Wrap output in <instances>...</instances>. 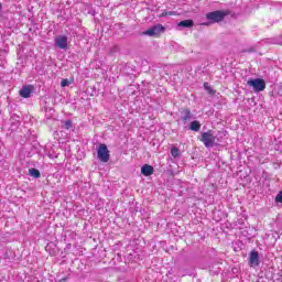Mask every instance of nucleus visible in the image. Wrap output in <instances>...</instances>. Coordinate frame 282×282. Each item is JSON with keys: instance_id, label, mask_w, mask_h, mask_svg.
Listing matches in <instances>:
<instances>
[{"instance_id": "obj_18", "label": "nucleus", "mask_w": 282, "mask_h": 282, "mask_svg": "<svg viewBox=\"0 0 282 282\" xmlns=\"http://www.w3.org/2000/svg\"><path fill=\"white\" fill-rule=\"evenodd\" d=\"M175 14L173 11L163 12L162 17H173Z\"/></svg>"}, {"instance_id": "obj_3", "label": "nucleus", "mask_w": 282, "mask_h": 282, "mask_svg": "<svg viewBox=\"0 0 282 282\" xmlns=\"http://www.w3.org/2000/svg\"><path fill=\"white\" fill-rule=\"evenodd\" d=\"M249 87H252L253 91L259 94V91H263L265 89V80L262 78L249 79L247 82Z\"/></svg>"}, {"instance_id": "obj_17", "label": "nucleus", "mask_w": 282, "mask_h": 282, "mask_svg": "<svg viewBox=\"0 0 282 282\" xmlns=\"http://www.w3.org/2000/svg\"><path fill=\"white\" fill-rule=\"evenodd\" d=\"M64 127L65 129H72V121L70 120L65 121Z\"/></svg>"}, {"instance_id": "obj_9", "label": "nucleus", "mask_w": 282, "mask_h": 282, "mask_svg": "<svg viewBox=\"0 0 282 282\" xmlns=\"http://www.w3.org/2000/svg\"><path fill=\"white\" fill-rule=\"evenodd\" d=\"M141 173L144 177H151L153 175V166L145 164L141 167Z\"/></svg>"}, {"instance_id": "obj_8", "label": "nucleus", "mask_w": 282, "mask_h": 282, "mask_svg": "<svg viewBox=\"0 0 282 282\" xmlns=\"http://www.w3.org/2000/svg\"><path fill=\"white\" fill-rule=\"evenodd\" d=\"M32 89H34V87L32 86L22 87V89L20 90V96L22 98H30V96H32Z\"/></svg>"}, {"instance_id": "obj_6", "label": "nucleus", "mask_w": 282, "mask_h": 282, "mask_svg": "<svg viewBox=\"0 0 282 282\" xmlns=\"http://www.w3.org/2000/svg\"><path fill=\"white\" fill-rule=\"evenodd\" d=\"M250 268H258L259 265V251L252 250L249 254Z\"/></svg>"}, {"instance_id": "obj_19", "label": "nucleus", "mask_w": 282, "mask_h": 282, "mask_svg": "<svg viewBox=\"0 0 282 282\" xmlns=\"http://www.w3.org/2000/svg\"><path fill=\"white\" fill-rule=\"evenodd\" d=\"M204 87L207 91H209V94H213V88H210L207 83L204 84Z\"/></svg>"}, {"instance_id": "obj_7", "label": "nucleus", "mask_w": 282, "mask_h": 282, "mask_svg": "<svg viewBox=\"0 0 282 282\" xmlns=\"http://www.w3.org/2000/svg\"><path fill=\"white\" fill-rule=\"evenodd\" d=\"M55 45L56 47H59V50H67V36L59 35L55 39Z\"/></svg>"}, {"instance_id": "obj_12", "label": "nucleus", "mask_w": 282, "mask_h": 282, "mask_svg": "<svg viewBox=\"0 0 282 282\" xmlns=\"http://www.w3.org/2000/svg\"><path fill=\"white\" fill-rule=\"evenodd\" d=\"M29 173L31 175V177H35L37 180V177H41V172L34 167L29 170Z\"/></svg>"}, {"instance_id": "obj_13", "label": "nucleus", "mask_w": 282, "mask_h": 282, "mask_svg": "<svg viewBox=\"0 0 282 282\" xmlns=\"http://www.w3.org/2000/svg\"><path fill=\"white\" fill-rule=\"evenodd\" d=\"M182 120L183 122H188V120H191V110L183 111Z\"/></svg>"}, {"instance_id": "obj_21", "label": "nucleus", "mask_w": 282, "mask_h": 282, "mask_svg": "<svg viewBox=\"0 0 282 282\" xmlns=\"http://www.w3.org/2000/svg\"><path fill=\"white\" fill-rule=\"evenodd\" d=\"M203 25H210V23H203Z\"/></svg>"}, {"instance_id": "obj_16", "label": "nucleus", "mask_w": 282, "mask_h": 282, "mask_svg": "<svg viewBox=\"0 0 282 282\" xmlns=\"http://www.w3.org/2000/svg\"><path fill=\"white\" fill-rule=\"evenodd\" d=\"M275 202L278 204H282V189L278 193V195L275 196Z\"/></svg>"}, {"instance_id": "obj_5", "label": "nucleus", "mask_w": 282, "mask_h": 282, "mask_svg": "<svg viewBox=\"0 0 282 282\" xmlns=\"http://www.w3.org/2000/svg\"><path fill=\"white\" fill-rule=\"evenodd\" d=\"M163 32L164 28L162 26V24H156L150 28L149 30L144 31L143 34L145 36H160V34H162Z\"/></svg>"}, {"instance_id": "obj_20", "label": "nucleus", "mask_w": 282, "mask_h": 282, "mask_svg": "<svg viewBox=\"0 0 282 282\" xmlns=\"http://www.w3.org/2000/svg\"><path fill=\"white\" fill-rule=\"evenodd\" d=\"M67 281V278L61 279L58 282H65Z\"/></svg>"}, {"instance_id": "obj_11", "label": "nucleus", "mask_w": 282, "mask_h": 282, "mask_svg": "<svg viewBox=\"0 0 282 282\" xmlns=\"http://www.w3.org/2000/svg\"><path fill=\"white\" fill-rule=\"evenodd\" d=\"M189 129L191 131H199V129H202V123L199 121H192L189 123Z\"/></svg>"}, {"instance_id": "obj_1", "label": "nucleus", "mask_w": 282, "mask_h": 282, "mask_svg": "<svg viewBox=\"0 0 282 282\" xmlns=\"http://www.w3.org/2000/svg\"><path fill=\"white\" fill-rule=\"evenodd\" d=\"M226 17H228V12L226 11H213L206 14V19L209 23H219Z\"/></svg>"}, {"instance_id": "obj_22", "label": "nucleus", "mask_w": 282, "mask_h": 282, "mask_svg": "<svg viewBox=\"0 0 282 282\" xmlns=\"http://www.w3.org/2000/svg\"><path fill=\"white\" fill-rule=\"evenodd\" d=\"M1 8H2V4L0 3V10H1Z\"/></svg>"}, {"instance_id": "obj_2", "label": "nucleus", "mask_w": 282, "mask_h": 282, "mask_svg": "<svg viewBox=\"0 0 282 282\" xmlns=\"http://www.w3.org/2000/svg\"><path fill=\"white\" fill-rule=\"evenodd\" d=\"M215 140H216V137L215 134H213L212 130H208L207 132L202 133L200 142L205 144L206 149H210L215 147Z\"/></svg>"}, {"instance_id": "obj_10", "label": "nucleus", "mask_w": 282, "mask_h": 282, "mask_svg": "<svg viewBox=\"0 0 282 282\" xmlns=\"http://www.w3.org/2000/svg\"><path fill=\"white\" fill-rule=\"evenodd\" d=\"M193 25H194L193 20H184L178 22L177 24L178 28H193Z\"/></svg>"}, {"instance_id": "obj_15", "label": "nucleus", "mask_w": 282, "mask_h": 282, "mask_svg": "<svg viewBox=\"0 0 282 282\" xmlns=\"http://www.w3.org/2000/svg\"><path fill=\"white\" fill-rule=\"evenodd\" d=\"M69 85H72V80H69L67 78L62 79L61 87H69Z\"/></svg>"}, {"instance_id": "obj_14", "label": "nucleus", "mask_w": 282, "mask_h": 282, "mask_svg": "<svg viewBox=\"0 0 282 282\" xmlns=\"http://www.w3.org/2000/svg\"><path fill=\"white\" fill-rule=\"evenodd\" d=\"M171 155H172L173 158H180V149H177V148H172V150H171Z\"/></svg>"}, {"instance_id": "obj_4", "label": "nucleus", "mask_w": 282, "mask_h": 282, "mask_svg": "<svg viewBox=\"0 0 282 282\" xmlns=\"http://www.w3.org/2000/svg\"><path fill=\"white\" fill-rule=\"evenodd\" d=\"M97 158L100 162L107 163L109 162V149L107 148V144H99L97 149Z\"/></svg>"}]
</instances>
